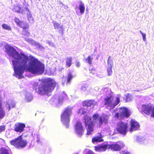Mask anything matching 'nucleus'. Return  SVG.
<instances>
[{
	"mask_svg": "<svg viewBox=\"0 0 154 154\" xmlns=\"http://www.w3.org/2000/svg\"><path fill=\"white\" fill-rule=\"evenodd\" d=\"M5 48L6 52L12 60L14 76L20 79L23 77L25 72L38 75L43 73L44 65L37 59L30 56L29 60L27 56L23 54H20L11 46L6 45Z\"/></svg>",
	"mask_w": 154,
	"mask_h": 154,
	"instance_id": "1",
	"label": "nucleus"
},
{
	"mask_svg": "<svg viewBox=\"0 0 154 154\" xmlns=\"http://www.w3.org/2000/svg\"><path fill=\"white\" fill-rule=\"evenodd\" d=\"M108 116L107 115L99 116L98 114L96 113L93 116V121L91 120V118L88 116H86L85 117L84 122L86 126L88 125L87 128V134L90 135L92 134L93 131V127L95 124L97 125L98 127H100L103 123H106L107 122Z\"/></svg>",
	"mask_w": 154,
	"mask_h": 154,
	"instance_id": "2",
	"label": "nucleus"
},
{
	"mask_svg": "<svg viewBox=\"0 0 154 154\" xmlns=\"http://www.w3.org/2000/svg\"><path fill=\"white\" fill-rule=\"evenodd\" d=\"M41 83L38 87L36 88L38 94L42 95H48L55 88L56 83L55 81L51 79H43L40 81Z\"/></svg>",
	"mask_w": 154,
	"mask_h": 154,
	"instance_id": "3",
	"label": "nucleus"
},
{
	"mask_svg": "<svg viewBox=\"0 0 154 154\" xmlns=\"http://www.w3.org/2000/svg\"><path fill=\"white\" fill-rule=\"evenodd\" d=\"M103 91L106 92L107 97L104 99V105L109 110L115 108L120 102V98L117 97L115 98L111 90L107 88L103 89Z\"/></svg>",
	"mask_w": 154,
	"mask_h": 154,
	"instance_id": "4",
	"label": "nucleus"
},
{
	"mask_svg": "<svg viewBox=\"0 0 154 154\" xmlns=\"http://www.w3.org/2000/svg\"><path fill=\"white\" fill-rule=\"evenodd\" d=\"M124 146L122 142H117L112 145L103 144L98 146H95V149L97 151H105L107 149H110L113 151H119Z\"/></svg>",
	"mask_w": 154,
	"mask_h": 154,
	"instance_id": "5",
	"label": "nucleus"
},
{
	"mask_svg": "<svg viewBox=\"0 0 154 154\" xmlns=\"http://www.w3.org/2000/svg\"><path fill=\"white\" fill-rule=\"evenodd\" d=\"M72 109L71 107L66 108L61 116V121L66 128L69 127L70 116L72 114Z\"/></svg>",
	"mask_w": 154,
	"mask_h": 154,
	"instance_id": "6",
	"label": "nucleus"
},
{
	"mask_svg": "<svg viewBox=\"0 0 154 154\" xmlns=\"http://www.w3.org/2000/svg\"><path fill=\"white\" fill-rule=\"evenodd\" d=\"M11 144L15 147L20 149L24 148L27 144V142L23 139L21 136H20L15 140L10 141Z\"/></svg>",
	"mask_w": 154,
	"mask_h": 154,
	"instance_id": "7",
	"label": "nucleus"
},
{
	"mask_svg": "<svg viewBox=\"0 0 154 154\" xmlns=\"http://www.w3.org/2000/svg\"><path fill=\"white\" fill-rule=\"evenodd\" d=\"M117 125L116 128L117 131L119 133L125 135L127 132V124L126 122H120L117 124Z\"/></svg>",
	"mask_w": 154,
	"mask_h": 154,
	"instance_id": "8",
	"label": "nucleus"
},
{
	"mask_svg": "<svg viewBox=\"0 0 154 154\" xmlns=\"http://www.w3.org/2000/svg\"><path fill=\"white\" fill-rule=\"evenodd\" d=\"M75 131L77 136L81 137L83 134L84 129L82 125V123L80 122H77L75 126Z\"/></svg>",
	"mask_w": 154,
	"mask_h": 154,
	"instance_id": "9",
	"label": "nucleus"
},
{
	"mask_svg": "<svg viewBox=\"0 0 154 154\" xmlns=\"http://www.w3.org/2000/svg\"><path fill=\"white\" fill-rule=\"evenodd\" d=\"M154 106L151 104H143L142 106L141 110L143 112L148 115H150Z\"/></svg>",
	"mask_w": 154,
	"mask_h": 154,
	"instance_id": "10",
	"label": "nucleus"
},
{
	"mask_svg": "<svg viewBox=\"0 0 154 154\" xmlns=\"http://www.w3.org/2000/svg\"><path fill=\"white\" fill-rule=\"evenodd\" d=\"M131 128L129 131L132 133L133 131L137 130L140 128V125L138 122L131 119L130 120Z\"/></svg>",
	"mask_w": 154,
	"mask_h": 154,
	"instance_id": "11",
	"label": "nucleus"
},
{
	"mask_svg": "<svg viewBox=\"0 0 154 154\" xmlns=\"http://www.w3.org/2000/svg\"><path fill=\"white\" fill-rule=\"evenodd\" d=\"M119 112L121 118L124 117H128L130 116V112L127 108L124 107L121 108L120 109Z\"/></svg>",
	"mask_w": 154,
	"mask_h": 154,
	"instance_id": "12",
	"label": "nucleus"
},
{
	"mask_svg": "<svg viewBox=\"0 0 154 154\" xmlns=\"http://www.w3.org/2000/svg\"><path fill=\"white\" fill-rule=\"evenodd\" d=\"M16 105V103L14 100L11 99L7 100L5 102V107L6 110L9 111L11 108L14 107Z\"/></svg>",
	"mask_w": 154,
	"mask_h": 154,
	"instance_id": "13",
	"label": "nucleus"
},
{
	"mask_svg": "<svg viewBox=\"0 0 154 154\" xmlns=\"http://www.w3.org/2000/svg\"><path fill=\"white\" fill-rule=\"evenodd\" d=\"M2 96L0 95V119L3 118L6 114L4 109L2 107Z\"/></svg>",
	"mask_w": 154,
	"mask_h": 154,
	"instance_id": "14",
	"label": "nucleus"
},
{
	"mask_svg": "<svg viewBox=\"0 0 154 154\" xmlns=\"http://www.w3.org/2000/svg\"><path fill=\"white\" fill-rule=\"evenodd\" d=\"M26 40L27 42H30L32 45H35L37 48L41 50H43L44 49L43 47L39 43L34 41L32 39L28 38L26 39Z\"/></svg>",
	"mask_w": 154,
	"mask_h": 154,
	"instance_id": "15",
	"label": "nucleus"
},
{
	"mask_svg": "<svg viewBox=\"0 0 154 154\" xmlns=\"http://www.w3.org/2000/svg\"><path fill=\"white\" fill-rule=\"evenodd\" d=\"M15 130L16 131L21 132L23 131V129L25 127V125L24 124L18 123L15 124Z\"/></svg>",
	"mask_w": 154,
	"mask_h": 154,
	"instance_id": "16",
	"label": "nucleus"
},
{
	"mask_svg": "<svg viewBox=\"0 0 154 154\" xmlns=\"http://www.w3.org/2000/svg\"><path fill=\"white\" fill-rule=\"evenodd\" d=\"M77 5H78V7L80 10V13L82 14H83L85 9L84 3L82 1H79L78 2ZM77 8V7L76 8Z\"/></svg>",
	"mask_w": 154,
	"mask_h": 154,
	"instance_id": "17",
	"label": "nucleus"
},
{
	"mask_svg": "<svg viewBox=\"0 0 154 154\" xmlns=\"http://www.w3.org/2000/svg\"><path fill=\"white\" fill-rule=\"evenodd\" d=\"M94 101L93 100H89V101H85L83 103V105L84 107L87 108L91 106H93V104Z\"/></svg>",
	"mask_w": 154,
	"mask_h": 154,
	"instance_id": "18",
	"label": "nucleus"
},
{
	"mask_svg": "<svg viewBox=\"0 0 154 154\" xmlns=\"http://www.w3.org/2000/svg\"><path fill=\"white\" fill-rule=\"evenodd\" d=\"M136 139L137 141L140 143L146 144L147 143V140L145 139L144 137L141 136H137L136 137Z\"/></svg>",
	"mask_w": 154,
	"mask_h": 154,
	"instance_id": "19",
	"label": "nucleus"
},
{
	"mask_svg": "<svg viewBox=\"0 0 154 154\" xmlns=\"http://www.w3.org/2000/svg\"><path fill=\"white\" fill-rule=\"evenodd\" d=\"M103 137L102 135H100V136H98L94 137L92 140V142L95 143L97 142H102L103 141L102 138Z\"/></svg>",
	"mask_w": 154,
	"mask_h": 154,
	"instance_id": "20",
	"label": "nucleus"
},
{
	"mask_svg": "<svg viewBox=\"0 0 154 154\" xmlns=\"http://www.w3.org/2000/svg\"><path fill=\"white\" fill-rule=\"evenodd\" d=\"M32 95L30 93H27L25 95V100L27 102H30L33 99Z\"/></svg>",
	"mask_w": 154,
	"mask_h": 154,
	"instance_id": "21",
	"label": "nucleus"
},
{
	"mask_svg": "<svg viewBox=\"0 0 154 154\" xmlns=\"http://www.w3.org/2000/svg\"><path fill=\"white\" fill-rule=\"evenodd\" d=\"M13 11L15 12L21 13V8L18 5H16L12 7Z\"/></svg>",
	"mask_w": 154,
	"mask_h": 154,
	"instance_id": "22",
	"label": "nucleus"
},
{
	"mask_svg": "<svg viewBox=\"0 0 154 154\" xmlns=\"http://www.w3.org/2000/svg\"><path fill=\"white\" fill-rule=\"evenodd\" d=\"M72 57H69L66 59V67L67 68L70 67L72 63Z\"/></svg>",
	"mask_w": 154,
	"mask_h": 154,
	"instance_id": "23",
	"label": "nucleus"
},
{
	"mask_svg": "<svg viewBox=\"0 0 154 154\" xmlns=\"http://www.w3.org/2000/svg\"><path fill=\"white\" fill-rule=\"evenodd\" d=\"M74 77L73 75L72 74V73L71 72H69L67 75V81L66 82L67 84H70L71 83V81L72 80L73 78Z\"/></svg>",
	"mask_w": 154,
	"mask_h": 154,
	"instance_id": "24",
	"label": "nucleus"
},
{
	"mask_svg": "<svg viewBox=\"0 0 154 154\" xmlns=\"http://www.w3.org/2000/svg\"><path fill=\"white\" fill-rule=\"evenodd\" d=\"M29 5L27 4L25 7H23L21 8V13L22 14H28L29 12V10L28 8Z\"/></svg>",
	"mask_w": 154,
	"mask_h": 154,
	"instance_id": "25",
	"label": "nucleus"
},
{
	"mask_svg": "<svg viewBox=\"0 0 154 154\" xmlns=\"http://www.w3.org/2000/svg\"><path fill=\"white\" fill-rule=\"evenodd\" d=\"M18 26L23 29L28 28L29 27V25L26 22L23 21H20Z\"/></svg>",
	"mask_w": 154,
	"mask_h": 154,
	"instance_id": "26",
	"label": "nucleus"
},
{
	"mask_svg": "<svg viewBox=\"0 0 154 154\" xmlns=\"http://www.w3.org/2000/svg\"><path fill=\"white\" fill-rule=\"evenodd\" d=\"M93 54L88 56L87 58L85 59V61L90 65L92 64V61L93 59Z\"/></svg>",
	"mask_w": 154,
	"mask_h": 154,
	"instance_id": "27",
	"label": "nucleus"
},
{
	"mask_svg": "<svg viewBox=\"0 0 154 154\" xmlns=\"http://www.w3.org/2000/svg\"><path fill=\"white\" fill-rule=\"evenodd\" d=\"M53 23L55 29H57L60 28L61 30L62 31L63 30V26H60V24L59 23L54 21H53Z\"/></svg>",
	"mask_w": 154,
	"mask_h": 154,
	"instance_id": "28",
	"label": "nucleus"
},
{
	"mask_svg": "<svg viewBox=\"0 0 154 154\" xmlns=\"http://www.w3.org/2000/svg\"><path fill=\"white\" fill-rule=\"evenodd\" d=\"M88 85L86 83L82 84L80 88L81 90L82 91H85L88 88Z\"/></svg>",
	"mask_w": 154,
	"mask_h": 154,
	"instance_id": "29",
	"label": "nucleus"
},
{
	"mask_svg": "<svg viewBox=\"0 0 154 154\" xmlns=\"http://www.w3.org/2000/svg\"><path fill=\"white\" fill-rule=\"evenodd\" d=\"M86 108L84 107L83 108H81L79 110L78 113L80 115L82 114H85L87 112V109H86Z\"/></svg>",
	"mask_w": 154,
	"mask_h": 154,
	"instance_id": "30",
	"label": "nucleus"
},
{
	"mask_svg": "<svg viewBox=\"0 0 154 154\" xmlns=\"http://www.w3.org/2000/svg\"><path fill=\"white\" fill-rule=\"evenodd\" d=\"M108 67L112 68L113 66V61L111 59V57H109L107 61Z\"/></svg>",
	"mask_w": 154,
	"mask_h": 154,
	"instance_id": "31",
	"label": "nucleus"
},
{
	"mask_svg": "<svg viewBox=\"0 0 154 154\" xmlns=\"http://www.w3.org/2000/svg\"><path fill=\"white\" fill-rule=\"evenodd\" d=\"M27 15L28 19L29 22L31 23H33L34 21V19L32 17V15L29 13L28 14H27Z\"/></svg>",
	"mask_w": 154,
	"mask_h": 154,
	"instance_id": "32",
	"label": "nucleus"
},
{
	"mask_svg": "<svg viewBox=\"0 0 154 154\" xmlns=\"http://www.w3.org/2000/svg\"><path fill=\"white\" fill-rule=\"evenodd\" d=\"M2 27L3 29L7 30L9 31L11 30V27L7 24H2Z\"/></svg>",
	"mask_w": 154,
	"mask_h": 154,
	"instance_id": "33",
	"label": "nucleus"
},
{
	"mask_svg": "<svg viewBox=\"0 0 154 154\" xmlns=\"http://www.w3.org/2000/svg\"><path fill=\"white\" fill-rule=\"evenodd\" d=\"M23 34L24 35L28 36L29 34V31L28 28L23 29Z\"/></svg>",
	"mask_w": 154,
	"mask_h": 154,
	"instance_id": "34",
	"label": "nucleus"
},
{
	"mask_svg": "<svg viewBox=\"0 0 154 154\" xmlns=\"http://www.w3.org/2000/svg\"><path fill=\"white\" fill-rule=\"evenodd\" d=\"M10 151L4 148H2L1 151V154H9Z\"/></svg>",
	"mask_w": 154,
	"mask_h": 154,
	"instance_id": "35",
	"label": "nucleus"
},
{
	"mask_svg": "<svg viewBox=\"0 0 154 154\" xmlns=\"http://www.w3.org/2000/svg\"><path fill=\"white\" fill-rule=\"evenodd\" d=\"M112 68L108 67L107 69V73L108 75H111L112 71Z\"/></svg>",
	"mask_w": 154,
	"mask_h": 154,
	"instance_id": "36",
	"label": "nucleus"
},
{
	"mask_svg": "<svg viewBox=\"0 0 154 154\" xmlns=\"http://www.w3.org/2000/svg\"><path fill=\"white\" fill-rule=\"evenodd\" d=\"M131 95L129 94H128V95L126 96V98H125L126 101V102L129 101L131 100Z\"/></svg>",
	"mask_w": 154,
	"mask_h": 154,
	"instance_id": "37",
	"label": "nucleus"
},
{
	"mask_svg": "<svg viewBox=\"0 0 154 154\" xmlns=\"http://www.w3.org/2000/svg\"><path fill=\"white\" fill-rule=\"evenodd\" d=\"M90 72L93 75H94L96 74V71L94 69H89Z\"/></svg>",
	"mask_w": 154,
	"mask_h": 154,
	"instance_id": "38",
	"label": "nucleus"
},
{
	"mask_svg": "<svg viewBox=\"0 0 154 154\" xmlns=\"http://www.w3.org/2000/svg\"><path fill=\"white\" fill-rule=\"evenodd\" d=\"M14 21L17 24V25L18 26L20 21L17 18H15L14 19Z\"/></svg>",
	"mask_w": 154,
	"mask_h": 154,
	"instance_id": "39",
	"label": "nucleus"
},
{
	"mask_svg": "<svg viewBox=\"0 0 154 154\" xmlns=\"http://www.w3.org/2000/svg\"><path fill=\"white\" fill-rule=\"evenodd\" d=\"M150 115H151V117L154 118V106H153V108H152L151 111Z\"/></svg>",
	"mask_w": 154,
	"mask_h": 154,
	"instance_id": "40",
	"label": "nucleus"
},
{
	"mask_svg": "<svg viewBox=\"0 0 154 154\" xmlns=\"http://www.w3.org/2000/svg\"><path fill=\"white\" fill-rule=\"evenodd\" d=\"M63 97L62 96H59L58 98L59 103H60L63 101Z\"/></svg>",
	"mask_w": 154,
	"mask_h": 154,
	"instance_id": "41",
	"label": "nucleus"
},
{
	"mask_svg": "<svg viewBox=\"0 0 154 154\" xmlns=\"http://www.w3.org/2000/svg\"><path fill=\"white\" fill-rule=\"evenodd\" d=\"M46 43L52 46H54V44L53 42H51V41H47Z\"/></svg>",
	"mask_w": 154,
	"mask_h": 154,
	"instance_id": "42",
	"label": "nucleus"
},
{
	"mask_svg": "<svg viewBox=\"0 0 154 154\" xmlns=\"http://www.w3.org/2000/svg\"><path fill=\"white\" fill-rule=\"evenodd\" d=\"M38 82H34L32 84V85L34 88L37 87L38 85Z\"/></svg>",
	"mask_w": 154,
	"mask_h": 154,
	"instance_id": "43",
	"label": "nucleus"
},
{
	"mask_svg": "<svg viewBox=\"0 0 154 154\" xmlns=\"http://www.w3.org/2000/svg\"><path fill=\"white\" fill-rule=\"evenodd\" d=\"M143 37V40L145 41H146V35L145 34H142V35Z\"/></svg>",
	"mask_w": 154,
	"mask_h": 154,
	"instance_id": "44",
	"label": "nucleus"
},
{
	"mask_svg": "<svg viewBox=\"0 0 154 154\" xmlns=\"http://www.w3.org/2000/svg\"><path fill=\"white\" fill-rule=\"evenodd\" d=\"M5 129V127L3 126H0V131H2Z\"/></svg>",
	"mask_w": 154,
	"mask_h": 154,
	"instance_id": "45",
	"label": "nucleus"
},
{
	"mask_svg": "<svg viewBox=\"0 0 154 154\" xmlns=\"http://www.w3.org/2000/svg\"><path fill=\"white\" fill-rule=\"evenodd\" d=\"M120 116V115L119 113L118 112L116 113L115 115V116L116 118H119Z\"/></svg>",
	"mask_w": 154,
	"mask_h": 154,
	"instance_id": "46",
	"label": "nucleus"
},
{
	"mask_svg": "<svg viewBox=\"0 0 154 154\" xmlns=\"http://www.w3.org/2000/svg\"><path fill=\"white\" fill-rule=\"evenodd\" d=\"M36 142L37 143H38L40 142V138L37 135V140H36Z\"/></svg>",
	"mask_w": 154,
	"mask_h": 154,
	"instance_id": "47",
	"label": "nucleus"
},
{
	"mask_svg": "<svg viewBox=\"0 0 154 154\" xmlns=\"http://www.w3.org/2000/svg\"><path fill=\"white\" fill-rule=\"evenodd\" d=\"M86 154H94V153L91 150L88 151Z\"/></svg>",
	"mask_w": 154,
	"mask_h": 154,
	"instance_id": "48",
	"label": "nucleus"
},
{
	"mask_svg": "<svg viewBox=\"0 0 154 154\" xmlns=\"http://www.w3.org/2000/svg\"><path fill=\"white\" fill-rule=\"evenodd\" d=\"M61 6H60L62 7L63 8H63H64L65 9H67L68 8V7L67 6H65V5H63V4H61Z\"/></svg>",
	"mask_w": 154,
	"mask_h": 154,
	"instance_id": "49",
	"label": "nucleus"
},
{
	"mask_svg": "<svg viewBox=\"0 0 154 154\" xmlns=\"http://www.w3.org/2000/svg\"><path fill=\"white\" fill-rule=\"evenodd\" d=\"M122 154H130L129 152L127 151H124L122 152Z\"/></svg>",
	"mask_w": 154,
	"mask_h": 154,
	"instance_id": "50",
	"label": "nucleus"
},
{
	"mask_svg": "<svg viewBox=\"0 0 154 154\" xmlns=\"http://www.w3.org/2000/svg\"><path fill=\"white\" fill-rule=\"evenodd\" d=\"M76 65L77 67L79 66L80 65V63L79 62H77L76 63Z\"/></svg>",
	"mask_w": 154,
	"mask_h": 154,
	"instance_id": "51",
	"label": "nucleus"
},
{
	"mask_svg": "<svg viewBox=\"0 0 154 154\" xmlns=\"http://www.w3.org/2000/svg\"><path fill=\"white\" fill-rule=\"evenodd\" d=\"M140 33L142 35V34H143L144 33H143L141 31V30H140Z\"/></svg>",
	"mask_w": 154,
	"mask_h": 154,
	"instance_id": "52",
	"label": "nucleus"
},
{
	"mask_svg": "<svg viewBox=\"0 0 154 154\" xmlns=\"http://www.w3.org/2000/svg\"><path fill=\"white\" fill-rule=\"evenodd\" d=\"M97 75V76H98V77H99L100 78H101L102 77L101 76H99V75Z\"/></svg>",
	"mask_w": 154,
	"mask_h": 154,
	"instance_id": "53",
	"label": "nucleus"
},
{
	"mask_svg": "<svg viewBox=\"0 0 154 154\" xmlns=\"http://www.w3.org/2000/svg\"><path fill=\"white\" fill-rule=\"evenodd\" d=\"M76 14H78V15H79V12H77L76 11Z\"/></svg>",
	"mask_w": 154,
	"mask_h": 154,
	"instance_id": "54",
	"label": "nucleus"
},
{
	"mask_svg": "<svg viewBox=\"0 0 154 154\" xmlns=\"http://www.w3.org/2000/svg\"><path fill=\"white\" fill-rule=\"evenodd\" d=\"M64 94V95H66V94Z\"/></svg>",
	"mask_w": 154,
	"mask_h": 154,
	"instance_id": "55",
	"label": "nucleus"
},
{
	"mask_svg": "<svg viewBox=\"0 0 154 154\" xmlns=\"http://www.w3.org/2000/svg\"><path fill=\"white\" fill-rule=\"evenodd\" d=\"M0 140H2V139H0Z\"/></svg>",
	"mask_w": 154,
	"mask_h": 154,
	"instance_id": "56",
	"label": "nucleus"
}]
</instances>
